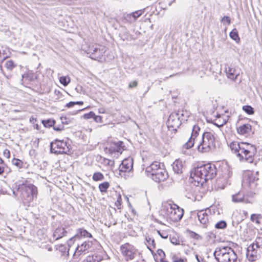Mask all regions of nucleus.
<instances>
[{
    "instance_id": "nucleus-1",
    "label": "nucleus",
    "mask_w": 262,
    "mask_h": 262,
    "mask_svg": "<svg viewBox=\"0 0 262 262\" xmlns=\"http://www.w3.org/2000/svg\"><path fill=\"white\" fill-rule=\"evenodd\" d=\"M232 152L236 155L241 161H245L252 163L254 160L257 150L255 146L247 142L233 141L229 145Z\"/></svg>"
},
{
    "instance_id": "nucleus-2",
    "label": "nucleus",
    "mask_w": 262,
    "mask_h": 262,
    "mask_svg": "<svg viewBox=\"0 0 262 262\" xmlns=\"http://www.w3.org/2000/svg\"><path fill=\"white\" fill-rule=\"evenodd\" d=\"M216 174L217 169L215 165L208 163L194 168L190 176L194 181L202 185L208 180L213 179Z\"/></svg>"
},
{
    "instance_id": "nucleus-3",
    "label": "nucleus",
    "mask_w": 262,
    "mask_h": 262,
    "mask_svg": "<svg viewBox=\"0 0 262 262\" xmlns=\"http://www.w3.org/2000/svg\"><path fill=\"white\" fill-rule=\"evenodd\" d=\"M196 144L199 152L204 153L214 150L216 148L214 134L210 132H204Z\"/></svg>"
},
{
    "instance_id": "nucleus-4",
    "label": "nucleus",
    "mask_w": 262,
    "mask_h": 262,
    "mask_svg": "<svg viewBox=\"0 0 262 262\" xmlns=\"http://www.w3.org/2000/svg\"><path fill=\"white\" fill-rule=\"evenodd\" d=\"M213 255L218 262H240L234 250L230 247H217Z\"/></svg>"
},
{
    "instance_id": "nucleus-5",
    "label": "nucleus",
    "mask_w": 262,
    "mask_h": 262,
    "mask_svg": "<svg viewBox=\"0 0 262 262\" xmlns=\"http://www.w3.org/2000/svg\"><path fill=\"white\" fill-rule=\"evenodd\" d=\"M17 191L25 204H28L37 198V188L32 184L23 183L17 186Z\"/></svg>"
},
{
    "instance_id": "nucleus-6",
    "label": "nucleus",
    "mask_w": 262,
    "mask_h": 262,
    "mask_svg": "<svg viewBox=\"0 0 262 262\" xmlns=\"http://www.w3.org/2000/svg\"><path fill=\"white\" fill-rule=\"evenodd\" d=\"M164 207L165 213L172 222H177L182 219L184 215V210L177 204H168Z\"/></svg>"
},
{
    "instance_id": "nucleus-7",
    "label": "nucleus",
    "mask_w": 262,
    "mask_h": 262,
    "mask_svg": "<svg viewBox=\"0 0 262 262\" xmlns=\"http://www.w3.org/2000/svg\"><path fill=\"white\" fill-rule=\"evenodd\" d=\"M69 146L67 141L56 139L50 143V151L56 155L69 154L70 152Z\"/></svg>"
},
{
    "instance_id": "nucleus-8",
    "label": "nucleus",
    "mask_w": 262,
    "mask_h": 262,
    "mask_svg": "<svg viewBox=\"0 0 262 262\" xmlns=\"http://www.w3.org/2000/svg\"><path fill=\"white\" fill-rule=\"evenodd\" d=\"M120 251L126 261L133 260L137 257L139 252L133 245L125 243L120 246Z\"/></svg>"
},
{
    "instance_id": "nucleus-9",
    "label": "nucleus",
    "mask_w": 262,
    "mask_h": 262,
    "mask_svg": "<svg viewBox=\"0 0 262 262\" xmlns=\"http://www.w3.org/2000/svg\"><path fill=\"white\" fill-rule=\"evenodd\" d=\"M105 47L100 45H93L89 47L88 53L90 54L92 59L100 61L105 52Z\"/></svg>"
},
{
    "instance_id": "nucleus-10",
    "label": "nucleus",
    "mask_w": 262,
    "mask_h": 262,
    "mask_svg": "<svg viewBox=\"0 0 262 262\" xmlns=\"http://www.w3.org/2000/svg\"><path fill=\"white\" fill-rule=\"evenodd\" d=\"M93 243L92 241H85L80 245H78L74 254L73 257L77 258L82 254H85L89 251H91L93 248H92Z\"/></svg>"
},
{
    "instance_id": "nucleus-11",
    "label": "nucleus",
    "mask_w": 262,
    "mask_h": 262,
    "mask_svg": "<svg viewBox=\"0 0 262 262\" xmlns=\"http://www.w3.org/2000/svg\"><path fill=\"white\" fill-rule=\"evenodd\" d=\"M200 131V127L197 125H194L192 129V133L191 136L189 139V140L185 143L184 145V147L186 149H189L191 148L194 144H196L199 141V139H197V137L199 134V132Z\"/></svg>"
},
{
    "instance_id": "nucleus-12",
    "label": "nucleus",
    "mask_w": 262,
    "mask_h": 262,
    "mask_svg": "<svg viewBox=\"0 0 262 262\" xmlns=\"http://www.w3.org/2000/svg\"><path fill=\"white\" fill-rule=\"evenodd\" d=\"M149 177L151 178L156 182L160 183L165 181L168 177V174L166 170L161 168L150 175Z\"/></svg>"
},
{
    "instance_id": "nucleus-13",
    "label": "nucleus",
    "mask_w": 262,
    "mask_h": 262,
    "mask_svg": "<svg viewBox=\"0 0 262 262\" xmlns=\"http://www.w3.org/2000/svg\"><path fill=\"white\" fill-rule=\"evenodd\" d=\"M181 124L182 122L179 120V118L176 113L174 112L169 115L167 121V127L169 129L171 128L172 130L176 131Z\"/></svg>"
},
{
    "instance_id": "nucleus-14",
    "label": "nucleus",
    "mask_w": 262,
    "mask_h": 262,
    "mask_svg": "<svg viewBox=\"0 0 262 262\" xmlns=\"http://www.w3.org/2000/svg\"><path fill=\"white\" fill-rule=\"evenodd\" d=\"M258 172H256L255 173H251L248 174L247 178H245L243 181V183L245 185H247L251 189H253L256 188L257 185V181L258 178L257 175Z\"/></svg>"
},
{
    "instance_id": "nucleus-15",
    "label": "nucleus",
    "mask_w": 262,
    "mask_h": 262,
    "mask_svg": "<svg viewBox=\"0 0 262 262\" xmlns=\"http://www.w3.org/2000/svg\"><path fill=\"white\" fill-rule=\"evenodd\" d=\"M133 168V159L128 158L124 159L119 168L120 172H129Z\"/></svg>"
},
{
    "instance_id": "nucleus-16",
    "label": "nucleus",
    "mask_w": 262,
    "mask_h": 262,
    "mask_svg": "<svg viewBox=\"0 0 262 262\" xmlns=\"http://www.w3.org/2000/svg\"><path fill=\"white\" fill-rule=\"evenodd\" d=\"M123 148V142L122 141H119L117 142H112L110 144V146L108 148L106 147L105 149L108 150L110 153L115 152H121L122 150H124Z\"/></svg>"
},
{
    "instance_id": "nucleus-17",
    "label": "nucleus",
    "mask_w": 262,
    "mask_h": 262,
    "mask_svg": "<svg viewBox=\"0 0 262 262\" xmlns=\"http://www.w3.org/2000/svg\"><path fill=\"white\" fill-rule=\"evenodd\" d=\"M225 72L228 78L235 80L239 73L234 68L229 66L228 65H225Z\"/></svg>"
},
{
    "instance_id": "nucleus-18",
    "label": "nucleus",
    "mask_w": 262,
    "mask_h": 262,
    "mask_svg": "<svg viewBox=\"0 0 262 262\" xmlns=\"http://www.w3.org/2000/svg\"><path fill=\"white\" fill-rule=\"evenodd\" d=\"M161 165L163 166V164H161L157 161H155L152 163L150 166H148L146 168V172L147 173V176L151 174L153 172L157 171L159 169L161 168Z\"/></svg>"
},
{
    "instance_id": "nucleus-19",
    "label": "nucleus",
    "mask_w": 262,
    "mask_h": 262,
    "mask_svg": "<svg viewBox=\"0 0 262 262\" xmlns=\"http://www.w3.org/2000/svg\"><path fill=\"white\" fill-rule=\"evenodd\" d=\"M197 216L200 223L204 225V227H206L209 222V215L208 214L203 210H201L198 212Z\"/></svg>"
},
{
    "instance_id": "nucleus-20",
    "label": "nucleus",
    "mask_w": 262,
    "mask_h": 262,
    "mask_svg": "<svg viewBox=\"0 0 262 262\" xmlns=\"http://www.w3.org/2000/svg\"><path fill=\"white\" fill-rule=\"evenodd\" d=\"M172 168L174 172L177 174H181L183 172L184 167L181 160H176L173 163Z\"/></svg>"
},
{
    "instance_id": "nucleus-21",
    "label": "nucleus",
    "mask_w": 262,
    "mask_h": 262,
    "mask_svg": "<svg viewBox=\"0 0 262 262\" xmlns=\"http://www.w3.org/2000/svg\"><path fill=\"white\" fill-rule=\"evenodd\" d=\"M252 129V126L249 124H244L237 128V133L240 135L249 133Z\"/></svg>"
},
{
    "instance_id": "nucleus-22",
    "label": "nucleus",
    "mask_w": 262,
    "mask_h": 262,
    "mask_svg": "<svg viewBox=\"0 0 262 262\" xmlns=\"http://www.w3.org/2000/svg\"><path fill=\"white\" fill-rule=\"evenodd\" d=\"M67 232L63 227H58L54 231L53 233V237L55 240H57L63 236H65Z\"/></svg>"
},
{
    "instance_id": "nucleus-23",
    "label": "nucleus",
    "mask_w": 262,
    "mask_h": 262,
    "mask_svg": "<svg viewBox=\"0 0 262 262\" xmlns=\"http://www.w3.org/2000/svg\"><path fill=\"white\" fill-rule=\"evenodd\" d=\"M174 113L178 115V117H179L181 122L187 121L190 115V113L186 110L178 111L177 112H174Z\"/></svg>"
},
{
    "instance_id": "nucleus-24",
    "label": "nucleus",
    "mask_w": 262,
    "mask_h": 262,
    "mask_svg": "<svg viewBox=\"0 0 262 262\" xmlns=\"http://www.w3.org/2000/svg\"><path fill=\"white\" fill-rule=\"evenodd\" d=\"M246 256L249 261H254L258 258L257 251H252L247 250Z\"/></svg>"
},
{
    "instance_id": "nucleus-25",
    "label": "nucleus",
    "mask_w": 262,
    "mask_h": 262,
    "mask_svg": "<svg viewBox=\"0 0 262 262\" xmlns=\"http://www.w3.org/2000/svg\"><path fill=\"white\" fill-rule=\"evenodd\" d=\"M146 242L148 249L152 252V249H155L156 247L155 239L151 237L147 236L146 237Z\"/></svg>"
},
{
    "instance_id": "nucleus-26",
    "label": "nucleus",
    "mask_w": 262,
    "mask_h": 262,
    "mask_svg": "<svg viewBox=\"0 0 262 262\" xmlns=\"http://www.w3.org/2000/svg\"><path fill=\"white\" fill-rule=\"evenodd\" d=\"M77 236L79 237H92V234L89 232L87 230L79 228L77 230Z\"/></svg>"
},
{
    "instance_id": "nucleus-27",
    "label": "nucleus",
    "mask_w": 262,
    "mask_h": 262,
    "mask_svg": "<svg viewBox=\"0 0 262 262\" xmlns=\"http://www.w3.org/2000/svg\"><path fill=\"white\" fill-rule=\"evenodd\" d=\"M233 202L235 203H239L244 202V196L243 193L238 192L234 194L232 196Z\"/></svg>"
},
{
    "instance_id": "nucleus-28",
    "label": "nucleus",
    "mask_w": 262,
    "mask_h": 262,
    "mask_svg": "<svg viewBox=\"0 0 262 262\" xmlns=\"http://www.w3.org/2000/svg\"><path fill=\"white\" fill-rule=\"evenodd\" d=\"M230 37L235 40L236 42H238L240 40V38L238 36V33L237 29L236 28L233 29L229 34Z\"/></svg>"
},
{
    "instance_id": "nucleus-29",
    "label": "nucleus",
    "mask_w": 262,
    "mask_h": 262,
    "mask_svg": "<svg viewBox=\"0 0 262 262\" xmlns=\"http://www.w3.org/2000/svg\"><path fill=\"white\" fill-rule=\"evenodd\" d=\"M124 19L125 21L130 24L133 23L136 21V19L135 18V16L133 13L125 15L124 16Z\"/></svg>"
},
{
    "instance_id": "nucleus-30",
    "label": "nucleus",
    "mask_w": 262,
    "mask_h": 262,
    "mask_svg": "<svg viewBox=\"0 0 262 262\" xmlns=\"http://www.w3.org/2000/svg\"><path fill=\"white\" fill-rule=\"evenodd\" d=\"M109 186V183L107 182H104L99 184V189L102 193H104L107 191V189L108 188Z\"/></svg>"
},
{
    "instance_id": "nucleus-31",
    "label": "nucleus",
    "mask_w": 262,
    "mask_h": 262,
    "mask_svg": "<svg viewBox=\"0 0 262 262\" xmlns=\"http://www.w3.org/2000/svg\"><path fill=\"white\" fill-rule=\"evenodd\" d=\"M42 123L46 127H50L54 125L55 121L53 119H49L42 120Z\"/></svg>"
},
{
    "instance_id": "nucleus-32",
    "label": "nucleus",
    "mask_w": 262,
    "mask_h": 262,
    "mask_svg": "<svg viewBox=\"0 0 262 262\" xmlns=\"http://www.w3.org/2000/svg\"><path fill=\"white\" fill-rule=\"evenodd\" d=\"M104 179V176L100 172H95L93 176V180L95 181H101Z\"/></svg>"
},
{
    "instance_id": "nucleus-33",
    "label": "nucleus",
    "mask_w": 262,
    "mask_h": 262,
    "mask_svg": "<svg viewBox=\"0 0 262 262\" xmlns=\"http://www.w3.org/2000/svg\"><path fill=\"white\" fill-rule=\"evenodd\" d=\"M243 110L249 115H253L254 113V108L250 105H246L243 106Z\"/></svg>"
},
{
    "instance_id": "nucleus-34",
    "label": "nucleus",
    "mask_w": 262,
    "mask_h": 262,
    "mask_svg": "<svg viewBox=\"0 0 262 262\" xmlns=\"http://www.w3.org/2000/svg\"><path fill=\"white\" fill-rule=\"evenodd\" d=\"M227 227V223L225 221H221L215 225V228L218 229H224Z\"/></svg>"
},
{
    "instance_id": "nucleus-35",
    "label": "nucleus",
    "mask_w": 262,
    "mask_h": 262,
    "mask_svg": "<svg viewBox=\"0 0 262 262\" xmlns=\"http://www.w3.org/2000/svg\"><path fill=\"white\" fill-rule=\"evenodd\" d=\"M187 232L189 233V235L191 238H194L196 240H200L202 238V237L199 234L192 231L187 230Z\"/></svg>"
},
{
    "instance_id": "nucleus-36",
    "label": "nucleus",
    "mask_w": 262,
    "mask_h": 262,
    "mask_svg": "<svg viewBox=\"0 0 262 262\" xmlns=\"http://www.w3.org/2000/svg\"><path fill=\"white\" fill-rule=\"evenodd\" d=\"M5 66L7 69L10 71H12L16 66L12 60L7 61Z\"/></svg>"
},
{
    "instance_id": "nucleus-37",
    "label": "nucleus",
    "mask_w": 262,
    "mask_h": 262,
    "mask_svg": "<svg viewBox=\"0 0 262 262\" xmlns=\"http://www.w3.org/2000/svg\"><path fill=\"white\" fill-rule=\"evenodd\" d=\"M60 82L64 86H67L70 82V79L68 76H61L59 78Z\"/></svg>"
},
{
    "instance_id": "nucleus-38",
    "label": "nucleus",
    "mask_w": 262,
    "mask_h": 262,
    "mask_svg": "<svg viewBox=\"0 0 262 262\" xmlns=\"http://www.w3.org/2000/svg\"><path fill=\"white\" fill-rule=\"evenodd\" d=\"M261 218L260 214H252L251 215V221L253 222H255L256 224H260L259 219Z\"/></svg>"
},
{
    "instance_id": "nucleus-39",
    "label": "nucleus",
    "mask_w": 262,
    "mask_h": 262,
    "mask_svg": "<svg viewBox=\"0 0 262 262\" xmlns=\"http://www.w3.org/2000/svg\"><path fill=\"white\" fill-rule=\"evenodd\" d=\"M101 259V258H99L97 256H89L84 262H99Z\"/></svg>"
},
{
    "instance_id": "nucleus-40",
    "label": "nucleus",
    "mask_w": 262,
    "mask_h": 262,
    "mask_svg": "<svg viewBox=\"0 0 262 262\" xmlns=\"http://www.w3.org/2000/svg\"><path fill=\"white\" fill-rule=\"evenodd\" d=\"M12 163L14 165H15L16 167H17L19 168H20L23 167V162L21 160L16 159V158H13L12 160Z\"/></svg>"
},
{
    "instance_id": "nucleus-41",
    "label": "nucleus",
    "mask_w": 262,
    "mask_h": 262,
    "mask_svg": "<svg viewBox=\"0 0 262 262\" xmlns=\"http://www.w3.org/2000/svg\"><path fill=\"white\" fill-rule=\"evenodd\" d=\"M254 246L256 248H262V238L260 237H257L254 243H253Z\"/></svg>"
},
{
    "instance_id": "nucleus-42",
    "label": "nucleus",
    "mask_w": 262,
    "mask_h": 262,
    "mask_svg": "<svg viewBox=\"0 0 262 262\" xmlns=\"http://www.w3.org/2000/svg\"><path fill=\"white\" fill-rule=\"evenodd\" d=\"M221 22L224 25H229L231 24L230 18L229 16H225L222 18Z\"/></svg>"
},
{
    "instance_id": "nucleus-43",
    "label": "nucleus",
    "mask_w": 262,
    "mask_h": 262,
    "mask_svg": "<svg viewBox=\"0 0 262 262\" xmlns=\"http://www.w3.org/2000/svg\"><path fill=\"white\" fill-rule=\"evenodd\" d=\"M172 260L173 262H185L187 260L186 259L179 257L175 255L172 257Z\"/></svg>"
},
{
    "instance_id": "nucleus-44",
    "label": "nucleus",
    "mask_w": 262,
    "mask_h": 262,
    "mask_svg": "<svg viewBox=\"0 0 262 262\" xmlns=\"http://www.w3.org/2000/svg\"><path fill=\"white\" fill-rule=\"evenodd\" d=\"M121 196L120 194H118L117 196V200L116 202H115V205L118 208H121Z\"/></svg>"
},
{
    "instance_id": "nucleus-45",
    "label": "nucleus",
    "mask_w": 262,
    "mask_h": 262,
    "mask_svg": "<svg viewBox=\"0 0 262 262\" xmlns=\"http://www.w3.org/2000/svg\"><path fill=\"white\" fill-rule=\"evenodd\" d=\"M143 12L144 11L142 10H139L132 13L133 14H134V15L135 16V17L137 20L138 17H139L142 15Z\"/></svg>"
},
{
    "instance_id": "nucleus-46",
    "label": "nucleus",
    "mask_w": 262,
    "mask_h": 262,
    "mask_svg": "<svg viewBox=\"0 0 262 262\" xmlns=\"http://www.w3.org/2000/svg\"><path fill=\"white\" fill-rule=\"evenodd\" d=\"M143 12L144 11L142 10H139L132 13L133 14H134V15L135 16V17L137 20L138 17H139L142 15Z\"/></svg>"
},
{
    "instance_id": "nucleus-47",
    "label": "nucleus",
    "mask_w": 262,
    "mask_h": 262,
    "mask_svg": "<svg viewBox=\"0 0 262 262\" xmlns=\"http://www.w3.org/2000/svg\"><path fill=\"white\" fill-rule=\"evenodd\" d=\"M95 116V113L93 112H90L89 113L85 114L83 115V118L86 119L93 118V117Z\"/></svg>"
},
{
    "instance_id": "nucleus-48",
    "label": "nucleus",
    "mask_w": 262,
    "mask_h": 262,
    "mask_svg": "<svg viewBox=\"0 0 262 262\" xmlns=\"http://www.w3.org/2000/svg\"><path fill=\"white\" fill-rule=\"evenodd\" d=\"M158 254L161 257L160 259H164L165 257L164 252L162 249H158L157 251Z\"/></svg>"
},
{
    "instance_id": "nucleus-49",
    "label": "nucleus",
    "mask_w": 262,
    "mask_h": 262,
    "mask_svg": "<svg viewBox=\"0 0 262 262\" xmlns=\"http://www.w3.org/2000/svg\"><path fill=\"white\" fill-rule=\"evenodd\" d=\"M170 240L171 243L173 245H178L180 244L179 241L176 237H170Z\"/></svg>"
},
{
    "instance_id": "nucleus-50",
    "label": "nucleus",
    "mask_w": 262,
    "mask_h": 262,
    "mask_svg": "<svg viewBox=\"0 0 262 262\" xmlns=\"http://www.w3.org/2000/svg\"><path fill=\"white\" fill-rule=\"evenodd\" d=\"M138 85V82L136 80L133 81L129 82L128 84V88L130 89L135 88Z\"/></svg>"
},
{
    "instance_id": "nucleus-51",
    "label": "nucleus",
    "mask_w": 262,
    "mask_h": 262,
    "mask_svg": "<svg viewBox=\"0 0 262 262\" xmlns=\"http://www.w3.org/2000/svg\"><path fill=\"white\" fill-rule=\"evenodd\" d=\"M93 119L96 122H101L102 121V117L100 116H96L95 114V116L93 117Z\"/></svg>"
},
{
    "instance_id": "nucleus-52",
    "label": "nucleus",
    "mask_w": 262,
    "mask_h": 262,
    "mask_svg": "<svg viewBox=\"0 0 262 262\" xmlns=\"http://www.w3.org/2000/svg\"><path fill=\"white\" fill-rule=\"evenodd\" d=\"M247 250L257 251V248L254 246L253 244H250L247 249Z\"/></svg>"
},
{
    "instance_id": "nucleus-53",
    "label": "nucleus",
    "mask_w": 262,
    "mask_h": 262,
    "mask_svg": "<svg viewBox=\"0 0 262 262\" xmlns=\"http://www.w3.org/2000/svg\"><path fill=\"white\" fill-rule=\"evenodd\" d=\"M138 255V259L136 261V262H146L145 260L143 258L142 254L140 253H139Z\"/></svg>"
},
{
    "instance_id": "nucleus-54",
    "label": "nucleus",
    "mask_w": 262,
    "mask_h": 262,
    "mask_svg": "<svg viewBox=\"0 0 262 262\" xmlns=\"http://www.w3.org/2000/svg\"><path fill=\"white\" fill-rule=\"evenodd\" d=\"M54 94L55 95L57 96L56 99H59L61 98L62 94L59 91L55 90L54 92Z\"/></svg>"
},
{
    "instance_id": "nucleus-55",
    "label": "nucleus",
    "mask_w": 262,
    "mask_h": 262,
    "mask_svg": "<svg viewBox=\"0 0 262 262\" xmlns=\"http://www.w3.org/2000/svg\"><path fill=\"white\" fill-rule=\"evenodd\" d=\"M53 129L56 131H61L64 129V126L63 125L58 126H54Z\"/></svg>"
},
{
    "instance_id": "nucleus-56",
    "label": "nucleus",
    "mask_w": 262,
    "mask_h": 262,
    "mask_svg": "<svg viewBox=\"0 0 262 262\" xmlns=\"http://www.w3.org/2000/svg\"><path fill=\"white\" fill-rule=\"evenodd\" d=\"M195 257L198 262H206L204 258L202 257L201 256H199L197 254L195 255Z\"/></svg>"
},
{
    "instance_id": "nucleus-57",
    "label": "nucleus",
    "mask_w": 262,
    "mask_h": 262,
    "mask_svg": "<svg viewBox=\"0 0 262 262\" xmlns=\"http://www.w3.org/2000/svg\"><path fill=\"white\" fill-rule=\"evenodd\" d=\"M59 251L62 253H65L66 252L67 248L64 245H61L59 246Z\"/></svg>"
},
{
    "instance_id": "nucleus-58",
    "label": "nucleus",
    "mask_w": 262,
    "mask_h": 262,
    "mask_svg": "<svg viewBox=\"0 0 262 262\" xmlns=\"http://www.w3.org/2000/svg\"><path fill=\"white\" fill-rule=\"evenodd\" d=\"M3 154H4V156H5L6 157H7L8 158H9L10 156V152L8 149H5L4 151Z\"/></svg>"
},
{
    "instance_id": "nucleus-59",
    "label": "nucleus",
    "mask_w": 262,
    "mask_h": 262,
    "mask_svg": "<svg viewBox=\"0 0 262 262\" xmlns=\"http://www.w3.org/2000/svg\"><path fill=\"white\" fill-rule=\"evenodd\" d=\"M159 235L163 238H167L168 235L166 233H162L160 232V231H157Z\"/></svg>"
},
{
    "instance_id": "nucleus-60",
    "label": "nucleus",
    "mask_w": 262,
    "mask_h": 262,
    "mask_svg": "<svg viewBox=\"0 0 262 262\" xmlns=\"http://www.w3.org/2000/svg\"><path fill=\"white\" fill-rule=\"evenodd\" d=\"M75 102L74 101H71L66 104V107H71L75 105Z\"/></svg>"
},
{
    "instance_id": "nucleus-61",
    "label": "nucleus",
    "mask_w": 262,
    "mask_h": 262,
    "mask_svg": "<svg viewBox=\"0 0 262 262\" xmlns=\"http://www.w3.org/2000/svg\"><path fill=\"white\" fill-rule=\"evenodd\" d=\"M60 119H61V122H62V124H68V122L67 120V119L66 117H61Z\"/></svg>"
},
{
    "instance_id": "nucleus-62",
    "label": "nucleus",
    "mask_w": 262,
    "mask_h": 262,
    "mask_svg": "<svg viewBox=\"0 0 262 262\" xmlns=\"http://www.w3.org/2000/svg\"><path fill=\"white\" fill-rule=\"evenodd\" d=\"M227 171H228V173L227 174L225 173V175L224 176V179L225 180L228 179L230 177V175H231L230 171H229L228 169L227 170Z\"/></svg>"
},
{
    "instance_id": "nucleus-63",
    "label": "nucleus",
    "mask_w": 262,
    "mask_h": 262,
    "mask_svg": "<svg viewBox=\"0 0 262 262\" xmlns=\"http://www.w3.org/2000/svg\"><path fill=\"white\" fill-rule=\"evenodd\" d=\"M4 171V167L3 166H0V175L2 174Z\"/></svg>"
},
{
    "instance_id": "nucleus-64",
    "label": "nucleus",
    "mask_w": 262,
    "mask_h": 262,
    "mask_svg": "<svg viewBox=\"0 0 262 262\" xmlns=\"http://www.w3.org/2000/svg\"><path fill=\"white\" fill-rule=\"evenodd\" d=\"M83 104V101H76L75 102V104H78V105H82Z\"/></svg>"
}]
</instances>
